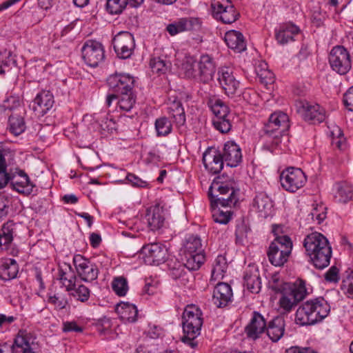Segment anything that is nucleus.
Returning a JSON list of instances; mask_svg holds the SVG:
<instances>
[{
    "label": "nucleus",
    "mask_w": 353,
    "mask_h": 353,
    "mask_svg": "<svg viewBox=\"0 0 353 353\" xmlns=\"http://www.w3.org/2000/svg\"><path fill=\"white\" fill-rule=\"evenodd\" d=\"M239 189L235 181L223 174L213 180L208 190V196L212 210V218L216 223L227 224L231 219L230 210L224 211L218 208L234 205L238 200Z\"/></svg>",
    "instance_id": "nucleus-1"
},
{
    "label": "nucleus",
    "mask_w": 353,
    "mask_h": 353,
    "mask_svg": "<svg viewBox=\"0 0 353 353\" xmlns=\"http://www.w3.org/2000/svg\"><path fill=\"white\" fill-rule=\"evenodd\" d=\"M330 306L323 297L310 299L299 307L295 321L300 325H314L327 317Z\"/></svg>",
    "instance_id": "nucleus-2"
},
{
    "label": "nucleus",
    "mask_w": 353,
    "mask_h": 353,
    "mask_svg": "<svg viewBox=\"0 0 353 353\" xmlns=\"http://www.w3.org/2000/svg\"><path fill=\"white\" fill-rule=\"evenodd\" d=\"M281 228L274 225L272 232L274 239L270 243L267 255L270 263L275 267H281L288 261L292 250V241L288 235H280Z\"/></svg>",
    "instance_id": "nucleus-3"
},
{
    "label": "nucleus",
    "mask_w": 353,
    "mask_h": 353,
    "mask_svg": "<svg viewBox=\"0 0 353 353\" xmlns=\"http://www.w3.org/2000/svg\"><path fill=\"white\" fill-rule=\"evenodd\" d=\"M201 315V310L194 305H188L183 313V336L181 337V341L192 349L198 345L196 338L200 335L203 325Z\"/></svg>",
    "instance_id": "nucleus-4"
},
{
    "label": "nucleus",
    "mask_w": 353,
    "mask_h": 353,
    "mask_svg": "<svg viewBox=\"0 0 353 353\" xmlns=\"http://www.w3.org/2000/svg\"><path fill=\"white\" fill-rule=\"evenodd\" d=\"M34 335L25 330H20L13 343L0 344V353H38L39 350Z\"/></svg>",
    "instance_id": "nucleus-5"
},
{
    "label": "nucleus",
    "mask_w": 353,
    "mask_h": 353,
    "mask_svg": "<svg viewBox=\"0 0 353 353\" xmlns=\"http://www.w3.org/2000/svg\"><path fill=\"white\" fill-rule=\"evenodd\" d=\"M289 127L288 116L285 113L279 112L270 115L263 130L268 138L273 139V143L277 145L280 138L287 132Z\"/></svg>",
    "instance_id": "nucleus-6"
},
{
    "label": "nucleus",
    "mask_w": 353,
    "mask_h": 353,
    "mask_svg": "<svg viewBox=\"0 0 353 353\" xmlns=\"http://www.w3.org/2000/svg\"><path fill=\"white\" fill-rule=\"evenodd\" d=\"M279 293L282 294L279 300L280 307L285 312H290L305 299L307 294L305 281L300 280L297 283L292 285L288 289Z\"/></svg>",
    "instance_id": "nucleus-7"
},
{
    "label": "nucleus",
    "mask_w": 353,
    "mask_h": 353,
    "mask_svg": "<svg viewBox=\"0 0 353 353\" xmlns=\"http://www.w3.org/2000/svg\"><path fill=\"white\" fill-rule=\"evenodd\" d=\"M211 10L213 17L223 23H232L239 17L230 0H212Z\"/></svg>",
    "instance_id": "nucleus-8"
},
{
    "label": "nucleus",
    "mask_w": 353,
    "mask_h": 353,
    "mask_svg": "<svg viewBox=\"0 0 353 353\" xmlns=\"http://www.w3.org/2000/svg\"><path fill=\"white\" fill-rule=\"evenodd\" d=\"M329 63L332 69L341 75L347 74L352 68L348 51L341 46L334 47L329 54Z\"/></svg>",
    "instance_id": "nucleus-9"
},
{
    "label": "nucleus",
    "mask_w": 353,
    "mask_h": 353,
    "mask_svg": "<svg viewBox=\"0 0 353 353\" xmlns=\"http://www.w3.org/2000/svg\"><path fill=\"white\" fill-rule=\"evenodd\" d=\"M280 181L285 190L295 192L305 185L307 178L301 169L288 168L281 172Z\"/></svg>",
    "instance_id": "nucleus-10"
},
{
    "label": "nucleus",
    "mask_w": 353,
    "mask_h": 353,
    "mask_svg": "<svg viewBox=\"0 0 353 353\" xmlns=\"http://www.w3.org/2000/svg\"><path fill=\"white\" fill-rule=\"evenodd\" d=\"M295 107L304 120L314 124L320 123L325 119V110L319 104H311L306 101L299 100L296 101Z\"/></svg>",
    "instance_id": "nucleus-11"
},
{
    "label": "nucleus",
    "mask_w": 353,
    "mask_h": 353,
    "mask_svg": "<svg viewBox=\"0 0 353 353\" xmlns=\"http://www.w3.org/2000/svg\"><path fill=\"white\" fill-rule=\"evenodd\" d=\"M113 48L120 59L130 57L135 47L133 35L128 31L117 33L112 39Z\"/></svg>",
    "instance_id": "nucleus-12"
},
{
    "label": "nucleus",
    "mask_w": 353,
    "mask_h": 353,
    "mask_svg": "<svg viewBox=\"0 0 353 353\" xmlns=\"http://www.w3.org/2000/svg\"><path fill=\"white\" fill-rule=\"evenodd\" d=\"M81 52L85 63L92 68L98 66L105 59L103 46L95 41H86L81 49Z\"/></svg>",
    "instance_id": "nucleus-13"
},
{
    "label": "nucleus",
    "mask_w": 353,
    "mask_h": 353,
    "mask_svg": "<svg viewBox=\"0 0 353 353\" xmlns=\"http://www.w3.org/2000/svg\"><path fill=\"white\" fill-rule=\"evenodd\" d=\"M141 252L144 262L150 265H158L164 263L168 256V249L162 243H154L143 246Z\"/></svg>",
    "instance_id": "nucleus-14"
},
{
    "label": "nucleus",
    "mask_w": 353,
    "mask_h": 353,
    "mask_svg": "<svg viewBox=\"0 0 353 353\" xmlns=\"http://www.w3.org/2000/svg\"><path fill=\"white\" fill-rule=\"evenodd\" d=\"M134 81L132 76L125 73H115L107 79L109 89L118 94L133 92Z\"/></svg>",
    "instance_id": "nucleus-15"
},
{
    "label": "nucleus",
    "mask_w": 353,
    "mask_h": 353,
    "mask_svg": "<svg viewBox=\"0 0 353 353\" xmlns=\"http://www.w3.org/2000/svg\"><path fill=\"white\" fill-rule=\"evenodd\" d=\"M73 263L78 276L82 281L91 282L97 279L99 272L98 267L88 259L77 254L73 258Z\"/></svg>",
    "instance_id": "nucleus-16"
},
{
    "label": "nucleus",
    "mask_w": 353,
    "mask_h": 353,
    "mask_svg": "<svg viewBox=\"0 0 353 353\" xmlns=\"http://www.w3.org/2000/svg\"><path fill=\"white\" fill-rule=\"evenodd\" d=\"M217 80L221 88L228 96L234 95L240 86V82L234 75L233 69L221 67L218 69Z\"/></svg>",
    "instance_id": "nucleus-17"
},
{
    "label": "nucleus",
    "mask_w": 353,
    "mask_h": 353,
    "mask_svg": "<svg viewBox=\"0 0 353 353\" xmlns=\"http://www.w3.org/2000/svg\"><path fill=\"white\" fill-rule=\"evenodd\" d=\"M8 183H10L13 189L21 194L30 195L34 192L35 185L30 181L28 174L21 170L17 169L15 172H8Z\"/></svg>",
    "instance_id": "nucleus-18"
},
{
    "label": "nucleus",
    "mask_w": 353,
    "mask_h": 353,
    "mask_svg": "<svg viewBox=\"0 0 353 353\" xmlns=\"http://www.w3.org/2000/svg\"><path fill=\"white\" fill-rule=\"evenodd\" d=\"M205 168L212 174H216L223 168L222 153L214 148H208L203 154Z\"/></svg>",
    "instance_id": "nucleus-19"
},
{
    "label": "nucleus",
    "mask_w": 353,
    "mask_h": 353,
    "mask_svg": "<svg viewBox=\"0 0 353 353\" xmlns=\"http://www.w3.org/2000/svg\"><path fill=\"white\" fill-rule=\"evenodd\" d=\"M216 72V66L212 57L208 54L200 57L197 63L196 81L208 83L213 79Z\"/></svg>",
    "instance_id": "nucleus-20"
},
{
    "label": "nucleus",
    "mask_w": 353,
    "mask_h": 353,
    "mask_svg": "<svg viewBox=\"0 0 353 353\" xmlns=\"http://www.w3.org/2000/svg\"><path fill=\"white\" fill-rule=\"evenodd\" d=\"M53 104L52 94L50 91L43 90L37 94L30 107L35 116L40 117L44 116L52 108Z\"/></svg>",
    "instance_id": "nucleus-21"
},
{
    "label": "nucleus",
    "mask_w": 353,
    "mask_h": 353,
    "mask_svg": "<svg viewBox=\"0 0 353 353\" xmlns=\"http://www.w3.org/2000/svg\"><path fill=\"white\" fill-rule=\"evenodd\" d=\"M233 296L231 286L223 282H219L212 292V301L219 308H222L232 301Z\"/></svg>",
    "instance_id": "nucleus-22"
},
{
    "label": "nucleus",
    "mask_w": 353,
    "mask_h": 353,
    "mask_svg": "<svg viewBox=\"0 0 353 353\" xmlns=\"http://www.w3.org/2000/svg\"><path fill=\"white\" fill-rule=\"evenodd\" d=\"M266 322L263 316L258 312H254L250 323L245 327L248 338L256 340L265 332Z\"/></svg>",
    "instance_id": "nucleus-23"
},
{
    "label": "nucleus",
    "mask_w": 353,
    "mask_h": 353,
    "mask_svg": "<svg viewBox=\"0 0 353 353\" xmlns=\"http://www.w3.org/2000/svg\"><path fill=\"white\" fill-rule=\"evenodd\" d=\"M222 157L227 166L234 168L242 161V154L240 147L234 141L225 143Z\"/></svg>",
    "instance_id": "nucleus-24"
},
{
    "label": "nucleus",
    "mask_w": 353,
    "mask_h": 353,
    "mask_svg": "<svg viewBox=\"0 0 353 353\" xmlns=\"http://www.w3.org/2000/svg\"><path fill=\"white\" fill-rule=\"evenodd\" d=\"M146 219L151 230L161 229L165 222V210L160 204H156L147 210Z\"/></svg>",
    "instance_id": "nucleus-25"
},
{
    "label": "nucleus",
    "mask_w": 353,
    "mask_h": 353,
    "mask_svg": "<svg viewBox=\"0 0 353 353\" xmlns=\"http://www.w3.org/2000/svg\"><path fill=\"white\" fill-rule=\"evenodd\" d=\"M285 321L282 316H276L266 323L265 332L274 343L278 342L285 333Z\"/></svg>",
    "instance_id": "nucleus-26"
},
{
    "label": "nucleus",
    "mask_w": 353,
    "mask_h": 353,
    "mask_svg": "<svg viewBox=\"0 0 353 353\" xmlns=\"http://www.w3.org/2000/svg\"><path fill=\"white\" fill-rule=\"evenodd\" d=\"M303 245L307 255L320 251L324 247H330L327 239L319 232L308 234L304 239Z\"/></svg>",
    "instance_id": "nucleus-27"
},
{
    "label": "nucleus",
    "mask_w": 353,
    "mask_h": 353,
    "mask_svg": "<svg viewBox=\"0 0 353 353\" xmlns=\"http://www.w3.org/2000/svg\"><path fill=\"white\" fill-rule=\"evenodd\" d=\"M228 47L235 52H241L246 50V43L243 34L236 30L228 31L224 37Z\"/></svg>",
    "instance_id": "nucleus-28"
},
{
    "label": "nucleus",
    "mask_w": 353,
    "mask_h": 353,
    "mask_svg": "<svg viewBox=\"0 0 353 353\" xmlns=\"http://www.w3.org/2000/svg\"><path fill=\"white\" fill-rule=\"evenodd\" d=\"M334 196L338 203H346L353 200V186L345 181L336 183L334 185Z\"/></svg>",
    "instance_id": "nucleus-29"
},
{
    "label": "nucleus",
    "mask_w": 353,
    "mask_h": 353,
    "mask_svg": "<svg viewBox=\"0 0 353 353\" xmlns=\"http://www.w3.org/2000/svg\"><path fill=\"white\" fill-rule=\"evenodd\" d=\"M115 311L125 323H134L137 321L138 310L133 304L121 302L116 305Z\"/></svg>",
    "instance_id": "nucleus-30"
},
{
    "label": "nucleus",
    "mask_w": 353,
    "mask_h": 353,
    "mask_svg": "<svg viewBox=\"0 0 353 353\" xmlns=\"http://www.w3.org/2000/svg\"><path fill=\"white\" fill-rule=\"evenodd\" d=\"M314 266L319 270L324 269L330 264L332 256L331 247H324L320 251L308 254Z\"/></svg>",
    "instance_id": "nucleus-31"
},
{
    "label": "nucleus",
    "mask_w": 353,
    "mask_h": 353,
    "mask_svg": "<svg viewBox=\"0 0 353 353\" xmlns=\"http://www.w3.org/2000/svg\"><path fill=\"white\" fill-rule=\"evenodd\" d=\"M299 32V28L294 24L288 23L280 27L276 32V39L279 43L284 45L294 41V35Z\"/></svg>",
    "instance_id": "nucleus-32"
},
{
    "label": "nucleus",
    "mask_w": 353,
    "mask_h": 353,
    "mask_svg": "<svg viewBox=\"0 0 353 353\" xmlns=\"http://www.w3.org/2000/svg\"><path fill=\"white\" fill-rule=\"evenodd\" d=\"M243 279L244 285L252 293H258L260 291L261 282L259 270L256 268L246 270Z\"/></svg>",
    "instance_id": "nucleus-33"
},
{
    "label": "nucleus",
    "mask_w": 353,
    "mask_h": 353,
    "mask_svg": "<svg viewBox=\"0 0 353 353\" xmlns=\"http://www.w3.org/2000/svg\"><path fill=\"white\" fill-rule=\"evenodd\" d=\"M254 206L266 217L273 208L272 199L264 192H258L254 199Z\"/></svg>",
    "instance_id": "nucleus-34"
},
{
    "label": "nucleus",
    "mask_w": 353,
    "mask_h": 353,
    "mask_svg": "<svg viewBox=\"0 0 353 353\" xmlns=\"http://www.w3.org/2000/svg\"><path fill=\"white\" fill-rule=\"evenodd\" d=\"M168 111L177 126H182L185 123V111L180 101L174 100L170 103Z\"/></svg>",
    "instance_id": "nucleus-35"
},
{
    "label": "nucleus",
    "mask_w": 353,
    "mask_h": 353,
    "mask_svg": "<svg viewBox=\"0 0 353 353\" xmlns=\"http://www.w3.org/2000/svg\"><path fill=\"white\" fill-rule=\"evenodd\" d=\"M19 267L13 259H5L0 265V275L3 280H10L17 276Z\"/></svg>",
    "instance_id": "nucleus-36"
},
{
    "label": "nucleus",
    "mask_w": 353,
    "mask_h": 353,
    "mask_svg": "<svg viewBox=\"0 0 353 353\" xmlns=\"http://www.w3.org/2000/svg\"><path fill=\"white\" fill-rule=\"evenodd\" d=\"M26 123L23 117L12 113L8 118V129L15 136L22 134L26 130Z\"/></svg>",
    "instance_id": "nucleus-37"
},
{
    "label": "nucleus",
    "mask_w": 353,
    "mask_h": 353,
    "mask_svg": "<svg viewBox=\"0 0 353 353\" xmlns=\"http://www.w3.org/2000/svg\"><path fill=\"white\" fill-rule=\"evenodd\" d=\"M118 96L117 105L121 111L130 112L134 106L137 97L134 92L120 94Z\"/></svg>",
    "instance_id": "nucleus-38"
},
{
    "label": "nucleus",
    "mask_w": 353,
    "mask_h": 353,
    "mask_svg": "<svg viewBox=\"0 0 353 353\" xmlns=\"http://www.w3.org/2000/svg\"><path fill=\"white\" fill-rule=\"evenodd\" d=\"M196 252L203 253L201 239L198 236L191 235L184 244L183 255L195 254Z\"/></svg>",
    "instance_id": "nucleus-39"
},
{
    "label": "nucleus",
    "mask_w": 353,
    "mask_h": 353,
    "mask_svg": "<svg viewBox=\"0 0 353 353\" xmlns=\"http://www.w3.org/2000/svg\"><path fill=\"white\" fill-rule=\"evenodd\" d=\"M183 263L187 270H196L205 261V255L203 253L196 252L195 254H190L189 257L188 254L183 255Z\"/></svg>",
    "instance_id": "nucleus-40"
},
{
    "label": "nucleus",
    "mask_w": 353,
    "mask_h": 353,
    "mask_svg": "<svg viewBox=\"0 0 353 353\" xmlns=\"http://www.w3.org/2000/svg\"><path fill=\"white\" fill-rule=\"evenodd\" d=\"M97 122L103 132L108 133H112L113 131L117 130V123L112 119V116L108 114L103 113L97 115L95 117Z\"/></svg>",
    "instance_id": "nucleus-41"
},
{
    "label": "nucleus",
    "mask_w": 353,
    "mask_h": 353,
    "mask_svg": "<svg viewBox=\"0 0 353 353\" xmlns=\"http://www.w3.org/2000/svg\"><path fill=\"white\" fill-rule=\"evenodd\" d=\"M15 228V223L12 221H9L3 224L0 233V246L7 247L13 240V232Z\"/></svg>",
    "instance_id": "nucleus-42"
},
{
    "label": "nucleus",
    "mask_w": 353,
    "mask_h": 353,
    "mask_svg": "<svg viewBox=\"0 0 353 353\" xmlns=\"http://www.w3.org/2000/svg\"><path fill=\"white\" fill-rule=\"evenodd\" d=\"M255 71L261 83L268 84L274 81V74L268 69L265 61H260L256 65Z\"/></svg>",
    "instance_id": "nucleus-43"
},
{
    "label": "nucleus",
    "mask_w": 353,
    "mask_h": 353,
    "mask_svg": "<svg viewBox=\"0 0 353 353\" xmlns=\"http://www.w3.org/2000/svg\"><path fill=\"white\" fill-rule=\"evenodd\" d=\"M68 271L59 270V279L65 286L67 291L70 292L74 290L76 276L70 265H67Z\"/></svg>",
    "instance_id": "nucleus-44"
},
{
    "label": "nucleus",
    "mask_w": 353,
    "mask_h": 353,
    "mask_svg": "<svg viewBox=\"0 0 353 353\" xmlns=\"http://www.w3.org/2000/svg\"><path fill=\"white\" fill-rule=\"evenodd\" d=\"M170 62L161 57H153L150 61V66L153 73L165 74L170 67Z\"/></svg>",
    "instance_id": "nucleus-45"
},
{
    "label": "nucleus",
    "mask_w": 353,
    "mask_h": 353,
    "mask_svg": "<svg viewBox=\"0 0 353 353\" xmlns=\"http://www.w3.org/2000/svg\"><path fill=\"white\" fill-rule=\"evenodd\" d=\"M155 129L157 136H167L171 133L172 130V125L171 121L166 117H161L155 121Z\"/></svg>",
    "instance_id": "nucleus-46"
},
{
    "label": "nucleus",
    "mask_w": 353,
    "mask_h": 353,
    "mask_svg": "<svg viewBox=\"0 0 353 353\" xmlns=\"http://www.w3.org/2000/svg\"><path fill=\"white\" fill-rule=\"evenodd\" d=\"M184 76L196 80L197 69L195 68V60L193 57H185L181 66Z\"/></svg>",
    "instance_id": "nucleus-47"
},
{
    "label": "nucleus",
    "mask_w": 353,
    "mask_h": 353,
    "mask_svg": "<svg viewBox=\"0 0 353 353\" xmlns=\"http://www.w3.org/2000/svg\"><path fill=\"white\" fill-rule=\"evenodd\" d=\"M228 269V263L224 256L219 255L216 257L214 261V264L212 270V278L222 279L224 276V273Z\"/></svg>",
    "instance_id": "nucleus-48"
},
{
    "label": "nucleus",
    "mask_w": 353,
    "mask_h": 353,
    "mask_svg": "<svg viewBox=\"0 0 353 353\" xmlns=\"http://www.w3.org/2000/svg\"><path fill=\"white\" fill-rule=\"evenodd\" d=\"M0 64L5 72H8L12 66H16L17 61L12 52L5 50L0 55Z\"/></svg>",
    "instance_id": "nucleus-49"
},
{
    "label": "nucleus",
    "mask_w": 353,
    "mask_h": 353,
    "mask_svg": "<svg viewBox=\"0 0 353 353\" xmlns=\"http://www.w3.org/2000/svg\"><path fill=\"white\" fill-rule=\"evenodd\" d=\"M128 4V0H107L106 10L111 14H119Z\"/></svg>",
    "instance_id": "nucleus-50"
},
{
    "label": "nucleus",
    "mask_w": 353,
    "mask_h": 353,
    "mask_svg": "<svg viewBox=\"0 0 353 353\" xmlns=\"http://www.w3.org/2000/svg\"><path fill=\"white\" fill-rule=\"evenodd\" d=\"M211 110L215 118H224L231 116L228 105L221 99H216L211 106Z\"/></svg>",
    "instance_id": "nucleus-51"
},
{
    "label": "nucleus",
    "mask_w": 353,
    "mask_h": 353,
    "mask_svg": "<svg viewBox=\"0 0 353 353\" xmlns=\"http://www.w3.org/2000/svg\"><path fill=\"white\" fill-rule=\"evenodd\" d=\"M114 292L119 296H125L128 290V281L123 276L116 277L112 283Z\"/></svg>",
    "instance_id": "nucleus-52"
},
{
    "label": "nucleus",
    "mask_w": 353,
    "mask_h": 353,
    "mask_svg": "<svg viewBox=\"0 0 353 353\" xmlns=\"http://www.w3.org/2000/svg\"><path fill=\"white\" fill-rule=\"evenodd\" d=\"M170 266V275L174 279H185L186 275V267L184 263L175 262L174 264L169 265Z\"/></svg>",
    "instance_id": "nucleus-53"
},
{
    "label": "nucleus",
    "mask_w": 353,
    "mask_h": 353,
    "mask_svg": "<svg viewBox=\"0 0 353 353\" xmlns=\"http://www.w3.org/2000/svg\"><path fill=\"white\" fill-rule=\"evenodd\" d=\"M230 117L214 118L213 119V125L214 128L221 133H228L232 128Z\"/></svg>",
    "instance_id": "nucleus-54"
},
{
    "label": "nucleus",
    "mask_w": 353,
    "mask_h": 353,
    "mask_svg": "<svg viewBox=\"0 0 353 353\" xmlns=\"http://www.w3.org/2000/svg\"><path fill=\"white\" fill-rule=\"evenodd\" d=\"M7 163L4 152L0 150V189L3 188L8 184Z\"/></svg>",
    "instance_id": "nucleus-55"
},
{
    "label": "nucleus",
    "mask_w": 353,
    "mask_h": 353,
    "mask_svg": "<svg viewBox=\"0 0 353 353\" xmlns=\"http://www.w3.org/2000/svg\"><path fill=\"white\" fill-rule=\"evenodd\" d=\"M188 21L186 19H181L179 21L169 24L166 30L169 34L174 36L188 29Z\"/></svg>",
    "instance_id": "nucleus-56"
},
{
    "label": "nucleus",
    "mask_w": 353,
    "mask_h": 353,
    "mask_svg": "<svg viewBox=\"0 0 353 353\" xmlns=\"http://www.w3.org/2000/svg\"><path fill=\"white\" fill-rule=\"evenodd\" d=\"M21 106V101L19 97L10 96L7 99L4 100L0 109L6 111L8 110L10 111H14Z\"/></svg>",
    "instance_id": "nucleus-57"
},
{
    "label": "nucleus",
    "mask_w": 353,
    "mask_h": 353,
    "mask_svg": "<svg viewBox=\"0 0 353 353\" xmlns=\"http://www.w3.org/2000/svg\"><path fill=\"white\" fill-rule=\"evenodd\" d=\"M341 289L350 299H353V270L342 281Z\"/></svg>",
    "instance_id": "nucleus-58"
},
{
    "label": "nucleus",
    "mask_w": 353,
    "mask_h": 353,
    "mask_svg": "<svg viewBox=\"0 0 353 353\" xmlns=\"http://www.w3.org/2000/svg\"><path fill=\"white\" fill-rule=\"evenodd\" d=\"M71 294L77 299V300L85 302L90 298V291L84 285H79L77 288L74 287V290H72Z\"/></svg>",
    "instance_id": "nucleus-59"
},
{
    "label": "nucleus",
    "mask_w": 353,
    "mask_h": 353,
    "mask_svg": "<svg viewBox=\"0 0 353 353\" xmlns=\"http://www.w3.org/2000/svg\"><path fill=\"white\" fill-rule=\"evenodd\" d=\"M292 285L289 283H284L280 281L279 275L274 274L272 277V280L270 281V288L274 291L276 293L283 292L289 288Z\"/></svg>",
    "instance_id": "nucleus-60"
},
{
    "label": "nucleus",
    "mask_w": 353,
    "mask_h": 353,
    "mask_svg": "<svg viewBox=\"0 0 353 353\" xmlns=\"http://www.w3.org/2000/svg\"><path fill=\"white\" fill-rule=\"evenodd\" d=\"M48 301L54 305L55 308L59 310L65 308L68 305L67 299L63 295L59 294L50 295Z\"/></svg>",
    "instance_id": "nucleus-61"
},
{
    "label": "nucleus",
    "mask_w": 353,
    "mask_h": 353,
    "mask_svg": "<svg viewBox=\"0 0 353 353\" xmlns=\"http://www.w3.org/2000/svg\"><path fill=\"white\" fill-rule=\"evenodd\" d=\"M326 208L323 205L317 206L312 210L309 216L312 220H316L320 224L326 218Z\"/></svg>",
    "instance_id": "nucleus-62"
},
{
    "label": "nucleus",
    "mask_w": 353,
    "mask_h": 353,
    "mask_svg": "<svg viewBox=\"0 0 353 353\" xmlns=\"http://www.w3.org/2000/svg\"><path fill=\"white\" fill-rule=\"evenodd\" d=\"M326 208L323 205L317 206L312 210L309 216L312 220H316L320 224L326 218Z\"/></svg>",
    "instance_id": "nucleus-63"
},
{
    "label": "nucleus",
    "mask_w": 353,
    "mask_h": 353,
    "mask_svg": "<svg viewBox=\"0 0 353 353\" xmlns=\"http://www.w3.org/2000/svg\"><path fill=\"white\" fill-rule=\"evenodd\" d=\"M343 101L346 109L353 112V85L344 93Z\"/></svg>",
    "instance_id": "nucleus-64"
}]
</instances>
